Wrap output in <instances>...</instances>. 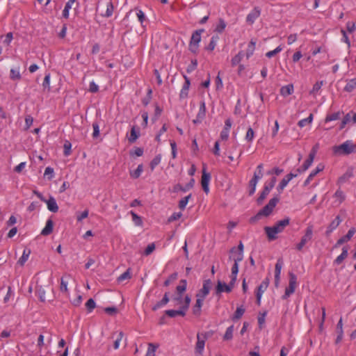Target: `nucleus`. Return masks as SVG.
<instances>
[{
	"instance_id": "c85d7f7f",
	"label": "nucleus",
	"mask_w": 356,
	"mask_h": 356,
	"mask_svg": "<svg viewBox=\"0 0 356 356\" xmlns=\"http://www.w3.org/2000/svg\"><path fill=\"white\" fill-rule=\"evenodd\" d=\"M294 91V88L293 84H288L286 86H284L280 88V94L283 97H286L288 95H291Z\"/></svg>"
},
{
	"instance_id": "dca6fc26",
	"label": "nucleus",
	"mask_w": 356,
	"mask_h": 356,
	"mask_svg": "<svg viewBox=\"0 0 356 356\" xmlns=\"http://www.w3.org/2000/svg\"><path fill=\"white\" fill-rule=\"evenodd\" d=\"M184 77L185 79V82L182 86V88H181V90L180 91V94H179V97L181 99H185L188 97V90H189L190 85H191V82H190L188 77H187L185 75L184 76Z\"/></svg>"
},
{
	"instance_id": "09e8293b",
	"label": "nucleus",
	"mask_w": 356,
	"mask_h": 356,
	"mask_svg": "<svg viewBox=\"0 0 356 356\" xmlns=\"http://www.w3.org/2000/svg\"><path fill=\"white\" fill-rule=\"evenodd\" d=\"M352 120V113H347L343 118L340 127V129H343L345 126Z\"/></svg>"
},
{
	"instance_id": "774afa93",
	"label": "nucleus",
	"mask_w": 356,
	"mask_h": 356,
	"mask_svg": "<svg viewBox=\"0 0 356 356\" xmlns=\"http://www.w3.org/2000/svg\"><path fill=\"white\" fill-rule=\"evenodd\" d=\"M276 177H273L269 183H266L264 185L265 188H268V191L270 192V191L275 186V184L276 183Z\"/></svg>"
},
{
	"instance_id": "6e6d98bb",
	"label": "nucleus",
	"mask_w": 356,
	"mask_h": 356,
	"mask_svg": "<svg viewBox=\"0 0 356 356\" xmlns=\"http://www.w3.org/2000/svg\"><path fill=\"white\" fill-rule=\"evenodd\" d=\"M157 347L158 346H155L153 343H149L148 349L145 356H156L155 352Z\"/></svg>"
},
{
	"instance_id": "0e129e2a",
	"label": "nucleus",
	"mask_w": 356,
	"mask_h": 356,
	"mask_svg": "<svg viewBox=\"0 0 356 356\" xmlns=\"http://www.w3.org/2000/svg\"><path fill=\"white\" fill-rule=\"evenodd\" d=\"M290 181L289 179H287V178L286 177V176L282 179V181H280V183L279 184V186L277 187V190L279 191H282L283 189L286 186V185L289 184Z\"/></svg>"
},
{
	"instance_id": "f03ea898",
	"label": "nucleus",
	"mask_w": 356,
	"mask_h": 356,
	"mask_svg": "<svg viewBox=\"0 0 356 356\" xmlns=\"http://www.w3.org/2000/svg\"><path fill=\"white\" fill-rule=\"evenodd\" d=\"M313 226H307L304 232L303 236L301 237L300 242L296 245V249L298 251H302L306 244L312 241L313 237Z\"/></svg>"
},
{
	"instance_id": "473e14b6",
	"label": "nucleus",
	"mask_w": 356,
	"mask_h": 356,
	"mask_svg": "<svg viewBox=\"0 0 356 356\" xmlns=\"http://www.w3.org/2000/svg\"><path fill=\"white\" fill-rule=\"evenodd\" d=\"M263 172H257L255 171L253 175V177L250 181V185H253V186H257L258 181L262 178Z\"/></svg>"
},
{
	"instance_id": "a18cd8bd",
	"label": "nucleus",
	"mask_w": 356,
	"mask_h": 356,
	"mask_svg": "<svg viewBox=\"0 0 356 356\" xmlns=\"http://www.w3.org/2000/svg\"><path fill=\"white\" fill-rule=\"evenodd\" d=\"M218 40H219V37L218 35L212 36V38H211L210 42L207 47V49H208L209 51H213L215 49Z\"/></svg>"
},
{
	"instance_id": "a211bd4d",
	"label": "nucleus",
	"mask_w": 356,
	"mask_h": 356,
	"mask_svg": "<svg viewBox=\"0 0 356 356\" xmlns=\"http://www.w3.org/2000/svg\"><path fill=\"white\" fill-rule=\"evenodd\" d=\"M194 184H195V180L194 179H191L190 180V181L188 182V184H187L185 187H183L180 184H176L175 186H174V188H173V191L177 193L178 191H182V192H186L187 191H188L189 189L192 188L194 186Z\"/></svg>"
},
{
	"instance_id": "e2e57ef3",
	"label": "nucleus",
	"mask_w": 356,
	"mask_h": 356,
	"mask_svg": "<svg viewBox=\"0 0 356 356\" xmlns=\"http://www.w3.org/2000/svg\"><path fill=\"white\" fill-rule=\"evenodd\" d=\"M124 334L122 332H120L118 334L117 339L114 341L113 348L114 349H118L120 346V341L123 338Z\"/></svg>"
},
{
	"instance_id": "37998d69",
	"label": "nucleus",
	"mask_w": 356,
	"mask_h": 356,
	"mask_svg": "<svg viewBox=\"0 0 356 356\" xmlns=\"http://www.w3.org/2000/svg\"><path fill=\"white\" fill-rule=\"evenodd\" d=\"M161 161V154L156 155L150 162V168L151 170L153 171L155 168L160 163Z\"/></svg>"
},
{
	"instance_id": "5fc2aeb1",
	"label": "nucleus",
	"mask_w": 356,
	"mask_h": 356,
	"mask_svg": "<svg viewBox=\"0 0 356 356\" xmlns=\"http://www.w3.org/2000/svg\"><path fill=\"white\" fill-rule=\"evenodd\" d=\"M255 45L256 42H254L253 40H251L250 42L249 43L246 53V56L248 58L253 54V52L255 49Z\"/></svg>"
},
{
	"instance_id": "f704fd0d",
	"label": "nucleus",
	"mask_w": 356,
	"mask_h": 356,
	"mask_svg": "<svg viewBox=\"0 0 356 356\" xmlns=\"http://www.w3.org/2000/svg\"><path fill=\"white\" fill-rule=\"evenodd\" d=\"M353 177V172H346L344 173L342 176H341L337 181V184L339 185H342L343 184L346 183L348 181V179Z\"/></svg>"
},
{
	"instance_id": "423d86ee",
	"label": "nucleus",
	"mask_w": 356,
	"mask_h": 356,
	"mask_svg": "<svg viewBox=\"0 0 356 356\" xmlns=\"http://www.w3.org/2000/svg\"><path fill=\"white\" fill-rule=\"evenodd\" d=\"M212 286L213 284L211 280H205L203 282L202 288L197 293L196 298L204 301L205 298L209 295Z\"/></svg>"
},
{
	"instance_id": "680f3d73",
	"label": "nucleus",
	"mask_w": 356,
	"mask_h": 356,
	"mask_svg": "<svg viewBox=\"0 0 356 356\" xmlns=\"http://www.w3.org/2000/svg\"><path fill=\"white\" fill-rule=\"evenodd\" d=\"M72 144L68 140H66L64 143V154L65 156H69L71 154Z\"/></svg>"
},
{
	"instance_id": "9d476101",
	"label": "nucleus",
	"mask_w": 356,
	"mask_h": 356,
	"mask_svg": "<svg viewBox=\"0 0 356 356\" xmlns=\"http://www.w3.org/2000/svg\"><path fill=\"white\" fill-rule=\"evenodd\" d=\"M315 155H316V151H311V152L309 154L308 158L304 162L300 168H299L298 169H297V171L298 173H302V172L306 171L307 170H308V168L312 165V164L314 161Z\"/></svg>"
},
{
	"instance_id": "c03bdc74",
	"label": "nucleus",
	"mask_w": 356,
	"mask_h": 356,
	"mask_svg": "<svg viewBox=\"0 0 356 356\" xmlns=\"http://www.w3.org/2000/svg\"><path fill=\"white\" fill-rule=\"evenodd\" d=\"M282 266H283V260L282 258H280L277 259V261L275 266V274H276V277L280 276Z\"/></svg>"
},
{
	"instance_id": "0eeeda50",
	"label": "nucleus",
	"mask_w": 356,
	"mask_h": 356,
	"mask_svg": "<svg viewBox=\"0 0 356 356\" xmlns=\"http://www.w3.org/2000/svg\"><path fill=\"white\" fill-rule=\"evenodd\" d=\"M202 31H195L191 36L189 49L191 52L196 54L198 49L199 43L201 40V32Z\"/></svg>"
},
{
	"instance_id": "f3484780",
	"label": "nucleus",
	"mask_w": 356,
	"mask_h": 356,
	"mask_svg": "<svg viewBox=\"0 0 356 356\" xmlns=\"http://www.w3.org/2000/svg\"><path fill=\"white\" fill-rule=\"evenodd\" d=\"M261 14L260 10L258 8H254L247 16L246 22L252 24L254 21L259 17Z\"/></svg>"
},
{
	"instance_id": "864d4df0",
	"label": "nucleus",
	"mask_w": 356,
	"mask_h": 356,
	"mask_svg": "<svg viewBox=\"0 0 356 356\" xmlns=\"http://www.w3.org/2000/svg\"><path fill=\"white\" fill-rule=\"evenodd\" d=\"M243 56V54L242 51H240L235 56H234L231 60L232 65V66L237 65L241 61Z\"/></svg>"
},
{
	"instance_id": "69168bd1",
	"label": "nucleus",
	"mask_w": 356,
	"mask_h": 356,
	"mask_svg": "<svg viewBox=\"0 0 356 356\" xmlns=\"http://www.w3.org/2000/svg\"><path fill=\"white\" fill-rule=\"evenodd\" d=\"M323 81H317L314 86H313V88H312V90H311L310 93L311 94H316V92H318L319 91V90L321 89V88L323 86Z\"/></svg>"
},
{
	"instance_id": "8fccbe9b",
	"label": "nucleus",
	"mask_w": 356,
	"mask_h": 356,
	"mask_svg": "<svg viewBox=\"0 0 356 356\" xmlns=\"http://www.w3.org/2000/svg\"><path fill=\"white\" fill-rule=\"evenodd\" d=\"M313 114L311 113L308 118H305V119H302L301 120H300L298 123V125L300 127H305L307 124H310L312 123V120H313Z\"/></svg>"
},
{
	"instance_id": "9b49d317",
	"label": "nucleus",
	"mask_w": 356,
	"mask_h": 356,
	"mask_svg": "<svg viewBox=\"0 0 356 356\" xmlns=\"http://www.w3.org/2000/svg\"><path fill=\"white\" fill-rule=\"evenodd\" d=\"M269 283H270V280L267 277L258 286L257 292V294H256L257 302L258 305H260V302H261V298L262 294L264 293V292L268 288Z\"/></svg>"
},
{
	"instance_id": "4be33fe9",
	"label": "nucleus",
	"mask_w": 356,
	"mask_h": 356,
	"mask_svg": "<svg viewBox=\"0 0 356 356\" xmlns=\"http://www.w3.org/2000/svg\"><path fill=\"white\" fill-rule=\"evenodd\" d=\"M341 219L339 216H337L334 220H333L328 225L326 231V234H329L332 233L337 227L340 225Z\"/></svg>"
},
{
	"instance_id": "39448f33",
	"label": "nucleus",
	"mask_w": 356,
	"mask_h": 356,
	"mask_svg": "<svg viewBox=\"0 0 356 356\" xmlns=\"http://www.w3.org/2000/svg\"><path fill=\"white\" fill-rule=\"evenodd\" d=\"M355 146L350 140H346L339 146L334 147V153H341L344 154H349L354 151Z\"/></svg>"
},
{
	"instance_id": "2eb2a0df",
	"label": "nucleus",
	"mask_w": 356,
	"mask_h": 356,
	"mask_svg": "<svg viewBox=\"0 0 356 356\" xmlns=\"http://www.w3.org/2000/svg\"><path fill=\"white\" fill-rule=\"evenodd\" d=\"M355 233V229L354 227H352L349 229L346 235L343 236V237L340 238L336 243L334 247H338L343 243L350 241L351 238L353 236L354 234Z\"/></svg>"
},
{
	"instance_id": "72a5a7b5",
	"label": "nucleus",
	"mask_w": 356,
	"mask_h": 356,
	"mask_svg": "<svg viewBox=\"0 0 356 356\" xmlns=\"http://www.w3.org/2000/svg\"><path fill=\"white\" fill-rule=\"evenodd\" d=\"M42 88L44 92H50V74L48 73L45 75L43 82H42Z\"/></svg>"
},
{
	"instance_id": "6e6552de",
	"label": "nucleus",
	"mask_w": 356,
	"mask_h": 356,
	"mask_svg": "<svg viewBox=\"0 0 356 356\" xmlns=\"http://www.w3.org/2000/svg\"><path fill=\"white\" fill-rule=\"evenodd\" d=\"M233 260L234 261V264L232 267V279H231V285L232 286L234 285V283L236 280V277H237V274L238 272V263L243 260L241 254L239 255H234L233 257Z\"/></svg>"
},
{
	"instance_id": "a19ab883",
	"label": "nucleus",
	"mask_w": 356,
	"mask_h": 356,
	"mask_svg": "<svg viewBox=\"0 0 356 356\" xmlns=\"http://www.w3.org/2000/svg\"><path fill=\"white\" fill-rule=\"evenodd\" d=\"M233 332H234V325H231L228 327L226 330V332L223 336V339L225 341L231 340L233 338Z\"/></svg>"
},
{
	"instance_id": "79ce46f5",
	"label": "nucleus",
	"mask_w": 356,
	"mask_h": 356,
	"mask_svg": "<svg viewBox=\"0 0 356 356\" xmlns=\"http://www.w3.org/2000/svg\"><path fill=\"white\" fill-rule=\"evenodd\" d=\"M269 193L270 192L268 191V189L264 188L260 195L257 200V204L259 205L261 204Z\"/></svg>"
},
{
	"instance_id": "2f4dec72",
	"label": "nucleus",
	"mask_w": 356,
	"mask_h": 356,
	"mask_svg": "<svg viewBox=\"0 0 356 356\" xmlns=\"http://www.w3.org/2000/svg\"><path fill=\"white\" fill-rule=\"evenodd\" d=\"M131 278V268H128L124 273L120 275L118 278L117 281L119 283L122 282L124 280H130Z\"/></svg>"
},
{
	"instance_id": "603ef678",
	"label": "nucleus",
	"mask_w": 356,
	"mask_h": 356,
	"mask_svg": "<svg viewBox=\"0 0 356 356\" xmlns=\"http://www.w3.org/2000/svg\"><path fill=\"white\" fill-rule=\"evenodd\" d=\"M10 76L12 80H19L21 79V74L19 73V69L12 68L10 70Z\"/></svg>"
},
{
	"instance_id": "e433bc0d",
	"label": "nucleus",
	"mask_w": 356,
	"mask_h": 356,
	"mask_svg": "<svg viewBox=\"0 0 356 356\" xmlns=\"http://www.w3.org/2000/svg\"><path fill=\"white\" fill-rule=\"evenodd\" d=\"M187 286V282L186 280H181L179 284L177 286L176 291L177 294H182L186 290Z\"/></svg>"
},
{
	"instance_id": "a878e982",
	"label": "nucleus",
	"mask_w": 356,
	"mask_h": 356,
	"mask_svg": "<svg viewBox=\"0 0 356 356\" xmlns=\"http://www.w3.org/2000/svg\"><path fill=\"white\" fill-rule=\"evenodd\" d=\"M170 299H169V293L168 292H166L162 300L158 302H156L153 307H152V310L153 311H156L157 309H159V308L165 306V305L168 304V302H169Z\"/></svg>"
},
{
	"instance_id": "6ab92c4d",
	"label": "nucleus",
	"mask_w": 356,
	"mask_h": 356,
	"mask_svg": "<svg viewBox=\"0 0 356 356\" xmlns=\"http://www.w3.org/2000/svg\"><path fill=\"white\" fill-rule=\"evenodd\" d=\"M165 314L170 317L175 318L177 316H184L186 312L180 307L179 309H168L165 311Z\"/></svg>"
},
{
	"instance_id": "c9c22d12",
	"label": "nucleus",
	"mask_w": 356,
	"mask_h": 356,
	"mask_svg": "<svg viewBox=\"0 0 356 356\" xmlns=\"http://www.w3.org/2000/svg\"><path fill=\"white\" fill-rule=\"evenodd\" d=\"M356 88V78L350 79L348 81L347 84L346 85L344 90L347 92H352L353 90Z\"/></svg>"
},
{
	"instance_id": "cd10ccee",
	"label": "nucleus",
	"mask_w": 356,
	"mask_h": 356,
	"mask_svg": "<svg viewBox=\"0 0 356 356\" xmlns=\"http://www.w3.org/2000/svg\"><path fill=\"white\" fill-rule=\"evenodd\" d=\"M348 255V250L346 247H343L341 254L336 258V259L334 261V264L336 265H340L343 261V260L347 258Z\"/></svg>"
},
{
	"instance_id": "ddd939ff",
	"label": "nucleus",
	"mask_w": 356,
	"mask_h": 356,
	"mask_svg": "<svg viewBox=\"0 0 356 356\" xmlns=\"http://www.w3.org/2000/svg\"><path fill=\"white\" fill-rule=\"evenodd\" d=\"M233 286H234L231 285V282L229 284H227L225 283H222L220 281H218L216 287V293L219 295L222 292L229 293L232 291Z\"/></svg>"
},
{
	"instance_id": "4468645a",
	"label": "nucleus",
	"mask_w": 356,
	"mask_h": 356,
	"mask_svg": "<svg viewBox=\"0 0 356 356\" xmlns=\"http://www.w3.org/2000/svg\"><path fill=\"white\" fill-rule=\"evenodd\" d=\"M325 166L322 163H319L316 168L312 170L310 174L309 175V176L307 177V178L306 179V180L304 182V186H307L310 181L312 180V179L320 172L323 171V169H324Z\"/></svg>"
},
{
	"instance_id": "f257e3e1",
	"label": "nucleus",
	"mask_w": 356,
	"mask_h": 356,
	"mask_svg": "<svg viewBox=\"0 0 356 356\" xmlns=\"http://www.w3.org/2000/svg\"><path fill=\"white\" fill-rule=\"evenodd\" d=\"M290 223V218H285L283 220L277 221L272 227H266L264 228L265 232L268 236V240L273 241L277 238V234L284 231V228Z\"/></svg>"
},
{
	"instance_id": "4d7b16f0",
	"label": "nucleus",
	"mask_w": 356,
	"mask_h": 356,
	"mask_svg": "<svg viewBox=\"0 0 356 356\" xmlns=\"http://www.w3.org/2000/svg\"><path fill=\"white\" fill-rule=\"evenodd\" d=\"M95 307L96 304L92 298H90L86 303V307L88 312H91Z\"/></svg>"
},
{
	"instance_id": "c756f323",
	"label": "nucleus",
	"mask_w": 356,
	"mask_h": 356,
	"mask_svg": "<svg viewBox=\"0 0 356 356\" xmlns=\"http://www.w3.org/2000/svg\"><path fill=\"white\" fill-rule=\"evenodd\" d=\"M203 300L197 298L196 302L193 307V314L197 316H200L201 314V309L203 305Z\"/></svg>"
},
{
	"instance_id": "f8f14e48",
	"label": "nucleus",
	"mask_w": 356,
	"mask_h": 356,
	"mask_svg": "<svg viewBox=\"0 0 356 356\" xmlns=\"http://www.w3.org/2000/svg\"><path fill=\"white\" fill-rule=\"evenodd\" d=\"M206 116V104L204 101H202L200 104L199 111L197 114L195 119L193 120L194 124L200 123Z\"/></svg>"
},
{
	"instance_id": "49530a36",
	"label": "nucleus",
	"mask_w": 356,
	"mask_h": 356,
	"mask_svg": "<svg viewBox=\"0 0 356 356\" xmlns=\"http://www.w3.org/2000/svg\"><path fill=\"white\" fill-rule=\"evenodd\" d=\"M114 10L113 4L111 1L107 3L106 4V13L103 15L104 17H109L113 15Z\"/></svg>"
},
{
	"instance_id": "b1692460",
	"label": "nucleus",
	"mask_w": 356,
	"mask_h": 356,
	"mask_svg": "<svg viewBox=\"0 0 356 356\" xmlns=\"http://www.w3.org/2000/svg\"><path fill=\"white\" fill-rule=\"evenodd\" d=\"M140 136V131L139 128H136V126H133L131 131H130V136L128 138L129 142L131 143H134L136 141V140Z\"/></svg>"
},
{
	"instance_id": "3c124183",
	"label": "nucleus",
	"mask_w": 356,
	"mask_h": 356,
	"mask_svg": "<svg viewBox=\"0 0 356 356\" xmlns=\"http://www.w3.org/2000/svg\"><path fill=\"white\" fill-rule=\"evenodd\" d=\"M341 118V113L340 112H336L330 115H327L325 118V122H331L334 120H337Z\"/></svg>"
},
{
	"instance_id": "412c9836",
	"label": "nucleus",
	"mask_w": 356,
	"mask_h": 356,
	"mask_svg": "<svg viewBox=\"0 0 356 356\" xmlns=\"http://www.w3.org/2000/svg\"><path fill=\"white\" fill-rule=\"evenodd\" d=\"M206 341L203 339L202 337L197 334V343L195 345V352L197 354L202 355L205 346Z\"/></svg>"
},
{
	"instance_id": "bb28decb",
	"label": "nucleus",
	"mask_w": 356,
	"mask_h": 356,
	"mask_svg": "<svg viewBox=\"0 0 356 356\" xmlns=\"http://www.w3.org/2000/svg\"><path fill=\"white\" fill-rule=\"evenodd\" d=\"M54 222L52 220H47L45 227L41 232V234L43 236H48L53 232Z\"/></svg>"
},
{
	"instance_id": "20e7f679",
	"label": "nucleus",
	"mask_w": 356,
	"mask_h": 356,
	"mask_svg": "<svg viewBox=\"0 0 356 356\" xmlns=\"http://www.w3.org/2000/svg\"><path fill=\"white\" fill-rule=\"evenodd\" d=\"M297 277L293 273H289V286L286 288L284 294L282 296L283 299L288 298L291 294H293L297 286Z\"/></svg>"
},
{
	"instance_id": "4c0bfd02",
	"label": "nucleus",
	"mask_w": 356,
	"mask_h": 356,
	"mask_svg": "<svg viewBox=\"0 0 356 356\" xmlns=\"http://www.w3.org/2000/svg\"><path fill=\"white\" fill-rule=\"evenodd\" d=\"M227 26L226 22L222 18L219 19L218 23L215 28V31L218 33H222L224 31Z\"/></svg>"
},
{
	"instance_id": "ea45409f",
	"label": "nucleus",
	"mask_w": 356,
	"mask_h": 356,
	"mask_svg": "<svg viewBox=\"0 0 356 356\" xmlns=\"http://www.w3.org/2000/svg\"><path fill=\"white\" fill-rule=\"evenodd\" d=\"M192 197V195L191 194H189L188 195L183 197L182 199H181L179 202V208L181 209V210H184L188 202V200Z\"/></svg>"
},
{
	"instance_id": "338daca9",
	"label": "nucleus",
	"mask_w": 356,
	"mask_h": 356,
	"mask_svg": "<svg viewBox=\"0 0 356 356\" xmlns=\"http://www.w3.org/2000/svg\"><path fill=\"white\" fill-rule=\"evenodd\" d=\"M88 210L86 209L81 213L76 214V219L78 222L82 221V220L86 218L88 216Z\"/></svg>"
},
{
	"instance_id": "58836bf2",
	"label": "nucleus",
	"mask_w": 356,
	"mask_h": 356,
	"mask_svg": "<svg viewBox=\"0 0 356 356\" xmlns=\"http://www.w3.org/2000/svg\"><path fill=\"white\" fill-rule=\"evenodd\" d=\"M143 170V164H140L138 165L136 170L130 172V176L134 179H138L140 176Z\"/></svg>"
},
{
	"instance_id": "13d9d810",
	"label": "nucleus",
	"mask_w": 356,
	"mask_h": 356,
	"mask_svg": "<svg viewBox=\"0 0 356 356\" xmlns=\"http://www.w3.org/2000/svg\"><path fill=\"white\" fill-rule=\"evenodd\" d=\"M191 298L189 296H186L184 298V304L181 306V307L186 312V311L188 309V307L190 306L191 303Z\"/></svg>"
},
{
	"instance_id": "7c9ffc66",
	"label": "nucleus",
	"mask_w": 356,
	"mask_h": 356,
	"mask_svg": "<svg viewBox=\"0 0 356 356\" xmlns=\"http://www.w3.org/2000/svg\"><path fill=\"white\" fill-rule=\"evenodd\" d=\"M30 254H31L30 249H29V248L24 249L22 257L18 260V264L20 266H23L26 263V261L28 260Z\"/></svg>"
},
{
	"instance_id": "de8ad7c7",
	"label": "nucleus",
	"mask_w": 356,
	"mask_h": 356,
	"mask_svg": "<svg viewBox=\"0 0 356 356\" xmlns=\"http://www.w3.org/2000/svg\"><path fill=\"white\" fill-rule=\"evenodd\" d=\"M244 313L245 309L242 306L238 307L232 317V320L235 321L239 319L243 315Z\"/></svg>"
},
{
	"instance_id": "393cba45",
	"label": "nucleus",
	"mask_w": 356,
	"mask_h": 356,
	"mask_svg": "<svg viewBox=\"0 0 356 356\" xmlns=\"http://www.w3.org/2000/svg\"><path fill=\"white\" fill-rule=\"evenodd\" d=\"M333 197L334 198V203L339 205L345 200L346 195L341 189H338L334 193Z\"/></svg>"
},
{
	"instance_id": "aec40b11",
	"label": "nucleus",
	"mask_w": 356,
	"mask_h": 356,
	"mask_svg": "<svg viewBox=\"0 0 356 356\" xmlns=\"http://www.w3.org/2000/svg\"><path fill=\"white\" fill-rule=\"evenodd\" d=\"M70 279V275H65L61 277L60 285V292L68 294L67 285H68V282H69Z\"/></svg>"
},
{
	"instance_id": "1a4fd4ad",
	"label": "nucleus",
	"mask_w": 356,
	"mask_h": 356,
	"mask_svg": "<svg viewBox=\"0 0 356 356\" xmlns=\"http://www.w3.org/2000/svg\"><path fill=\"white\" fill-rule=\"evenodd\" d=\"M211 179V175L206 172V168H203L202 175L201 179V184L203 191L207 194L209 192V181Z\"/></svg>"
},
{
	"instance_id": "bf43d9fd",
	"label": "nucleus",
	"mask_w": 356,
	"mask_h": 356,
	"mask_svg": "<svg viewBox=\"0 0 356 356\" xmlns=\"http://www.w3.org/2000/svg\"><path fill=\"white\" fill-rule=\"evenodd\" d=\"M131 215L132 216V220L134 222L136 225H141L143 223L142 219L140 216H138L136 213L134 211H131Z\"/></svg>"
},
{
	"instance_id": "7ed1b4c3",
	"label": "nucleus",
	"mask_w": 356,
	"mask_h": 356,
	"mask_svg": "<svg viewBox=\"0 0 356 356\" xmlns=\"http://www.w3.org/2000/svg\"><path fill=\"white\" fill-rule=\"evenodd\" d=\"M279 197H274L271 198L268 203L262 209H261L257 214L256 217L259 218L261 216H265L267 217L269 215L271 214L273 212L274 208L276 207L277 204L279 202Z\"/></svg>"
},
{
	"instance_id": "052dcab7",
	"label": "nucleus",
	"mask_w": 356,
	"mask_h": 356,
	"mask_svg": "<svg viewBox=\"0 0 356 356\" xmlns=\"http://www.w3.org/2000/svg\"><path fill=\"white\" fill-rule=\"evenodd\" d=\"M254 136V132L251 127H249L245 135V140L248 142H252Z\"/></svg>"
},
{
	"instance_id": "5701e85b",
	"label": "nucleus",
	"mask_w": 356,
	"mask_h": 356,
	"mask_svg": "<svg viewBox=\"0 0 356 356\" xmlns=\"http://www.w3.org/2000/svg\"><path fill=\"white\" fill-rule=\"evenodd\" d=\"M47 209L54 213H56L58 211V206L56 203V200L53 197H50L49 200H46Z\"/></svg>"
}]
</instances>
